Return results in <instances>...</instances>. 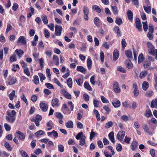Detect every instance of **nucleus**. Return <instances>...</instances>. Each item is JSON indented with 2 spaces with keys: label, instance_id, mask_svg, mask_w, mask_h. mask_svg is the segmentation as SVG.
Masks as SVG:
<instances>
[{
  "label": "nucleus",
  "instance_id": "f257e3e1",
  "mask_svg": "<svg viewBox=\"0 0 157 157\" xmlns=\"http://www.w3.org/2000/svg\"><path fill=\"white\" fill-rule=\"evenodd\" d=\"M147 45L149 53L153 56L155 55V58L157 60V49L155 50V48L152 44L150 42H147Z\"/></svg>",
  "mask_w": 157,
  "mask_h": 157
},
{
  "label": "nucleus",
  "instance_id": "f03ea898",
  "mask_svg": "<svg viewBox=\"0 0 157 157\" xmlns=\"http://www.w3.org/2000/svg\"><path fill=\"white\" fill-rule=\"evenodd\" d=\"M7 116L6 117V119L7 121L10 123L13 122L15 120V116L16 115V112L13 110L11 111V113L7 111L6 112Z\"/></svg>",
  "mask_w": 157,
  "mask_h": 157
},
{
  "label": "nucleus",
  "instance_id": "7ed1b4c3",
  "mask_svg": "<svg viewBox=\"0 0 157 157\" xmlns=\"http://www.w3.org/2000/svg\"><path fill=\"white\" fill-rule=\"evenodd\" d=\"M135 24L136 25V28L139 32H142V25L141 22L139 18H137L136 19Z\"/></svg>",
  "mask_w": 157,
  "mask_h": 157
},
{
  "label": "nucleus",
  "instance_id": "20e7f679",
  "mask_svg": "<svg viewBox=\"0 0 157 157\" xmlns=\"http://www.w3.org/2000/svg\"><path fill=\"white\" fill-rule=\"evenodd\" d=\"M83 12L84 14V18L86 21H88L89 19L88 15L89 11L88 8L86 6L83 7Z\"/></svg>",
  "mask_w": 157,
  "mask_h": 157
},
{
  "label": "nucleus",
  "instance_id": "39448f33",
  "mask_svg": "<svg viewBox=\"0 0 157 157\" xmlns=\"http://www.w3.org/2000/svg\"><path fill=\"white\" fill-rule=\"evenodd\" d=\"M62 28L61 26L56 25L55 27V34L56 36H60L61 35Z\"/></svg>",
  "mask_w": 157,
  "mask_h": 157
},
{
  "label": "nucleus",
  "instance_id": "423d86ee",
  "mask_svg": "<svg viewBox=\"0 0 157 157\" xmlns=\"http://www.w3.org/2000/svg\"><path fill=\"white\" fill-rule=\"evenodd\" d=\"M125 133L123 131H120L117 135V138L119 140H122L124 137Z\"/></svg>",
  "mask_w": 157,
  "mask_h": 157
},
{
  "label": "nucleus",
  "instance_id": "0eeeda50",
  "mask_svg": "<svg viewBox=\"0 0 157 157\" xmlns=\"http://www.w3.org/2000/svg\"><path fill=\"white\" fill-rule=\"evenodd\" d=\"M124 64L126 67L128 69H131L133 67V64L130 59L126 60L124 62Z\"/></svg>",
  "mask_w": 157,
  "mask_h": 157
},
{
  "label": "nucleus",
  "instance_id": "6e6552de",
  "mask_svg": "<svg viewBox=\"0 0 157 157\" xmlns=\"http://www.w3.org/2000/svg\"><path fill=\"white\" fill-rule=\"evenodd\" d=\"M40 106L42 110L44 112H46L47 111L48 108V106L47 104L42 102H40Z\"/></svg>",
  "mask_w": 157,
  "mask_h": 157
},
{
  "label": "nucleus",
  "instance_id": "1a4fd4ad",
  "mask_svg": "<svg viewBox=\"0 0 157 157\" xmlns=\"http://www.w3.org/2000/svg\"><path fill=\"white\" fill-rule=\"evenodd\" d=\"M113 31L117 34V35L119 36H121V33L119 27L115 26L113 28Z\"/></svg>",
  "mask_w": 157,
  "mask_h": 157
},
{
  "label": "nucleus",
  "instance_id": "9d476101",
  "mask_svg": "<svg viewBox=\"0 0 157 157\" xmlns=\"http://www.w3.org/2000/svg\"><path fill=\"white\" fill-rule=\"evenodd\" d=\"M119 52L117 49H115L113 52V59L114 61H116L119 57Z\"/></svg>",
  "mask_w": 157,
  "mask_h": 157
},
{
  "label": "nucleus",
  "instance_id": "9b49d317",
  "mask_svg": "<svg viewBox=\"0 0 157 157\" xmlns=\"http://www.w3.org/2000/svg\"><path fill=\"white\" fill-rule=\"evenodd\" d=\"M113 88L116 93H119L120 92V89L118 85V83L117 82H114Z\"/></svg>",
  "mask_w": 157,
  "mask_h": 157
},
{
  "label": "nucleus",
  "instance_id": "f8f14e48",
  "mask_svg": "<svg viewBox=\"0 0 157 157\" xmlns=\"http://www.w3.org/2000/svg\"><path fill=\"white\" fill-rule=\"evenodd\" d=\"M138 142L137 141H133L131 143L130 147L132 151H135L138 146Z\"/></svg>",
  "mask_w": 157,
  "mask_h": 157
},
{
  "label": "nucleus",
  "instance_id": "ddd939ff",
  "mask_svg": "<svg viewBox=\"0 0 157 157\" xmlns=\"http://www.w3.org/2000/svg\"><path fill=\"white\" fill-rule=\"evenodd\" d=\"M125 55L129 59L132 58V53L130 50H127L125 52Z\"/></svg>",
  "mask_w": 157,
  "mask_h": 157
},
{
  "label": "nucleus",
  "instance_id": "4468645a",
  "mask_svg": "<svg viewBox=\"0 0 157 157\" xmlns=\"http://www.w3.org/2000/svg\"><path fill=\"white\" fill-rule=\"evenodd\" d=\"M127 14L128 19L132 21L133 19V13L131 10H128L127 12Z\"/></svg>",
  "mask_w": 157,
  "mask_h": 157
},
{
  "label": "nucleus",
  "instance_id": "2eb2a0df",
  "mask_svg": "<svg viewBox=\"0 0 157 157\" xmlns=\"http://www.w3.org/2000/svg\"><path fill=\"white\" fill-rule=\"evenodd\" d=\"M77 70L84 74H85L86 71V69L85 68L82 66H79L77 67Z\"/></svg>",
  "mask_w": 157,
  "mask_h": 157
},
{
  "label": "nucleus",
  "instance_id": "dca6fc26",
  "mask_svg": "<svg viewBox=\"0 0 157 157\" xmlns=\"http://www.w3.org/2000/svg\"><path fill=\"white\" fill-rule=\"evenodd\" d=\"M151 107L152 108H156L157 109V98L151 101Z\"/></svg>",
  "mask_w": 157,
  "mask_h": 157
},
{
  "label": "nucleus",
  "instance_id": "f3484780",
  "mask_svg": "<svg viewBox=\"0 0 157 157\" xmlns=\"http://www.w3.org/2000/svg\"><path fill=\"white\" fill-rule=\"evenodd\" d=\"M108 136L111 141L113 143H114V132H111L109 134Z\"/></svg>",
  "mask_w": 157,
  "mask_h": 157
},
{
  "label": "nucleus",
  "instance_id": "a211bd4d",
  "mask_svg": "<svg viewBox=\"0 0 157 157\" xmlns=\"http://www.w3.org/2000/svg\"><path fill=\"white\" fill-rule=\"evenodd\" d=\"M58 102L59 100L57 98H55L53 99L52 101V106H58Z\"/></svg>",
  "mask_w": 157,
  "mask_h": 157
},
{
  "label": "nucleus",
  "instance_id": "6ab92c4d",
  "mask_svg": "<svg viewBox=\"0 0 157 157\" xmlns=\"http://www.w3.org/2000/svg\"><path fill=\"white\" fill-rule=\"evenodd\" d=\"M66 127L68 128H72L73 127V124L71 121H69L65 124Z\"/></svg>",
  "mask_w": 157,
  "mask_h": 157
},
{
  "label": "nucleus",
  "instance_id": "aec40b11",
  "mask_svg": "<svg viewBox=\"0 0 157 157\" xmlns=\"http://www.w3.org/2000/svg\"><path fill=\"white\" fill-rule=\"evenodd\" d=\"M92 9L98 13H100L101 12V10L98 6L93 5L92 6Z\"/></svg>",
  "mask_w": 157,
  "mask_h": 157
},
{
  "label": "nucleus",
  "instance_id": "412c9836",
  "mask_svg": "<svg viewBox=\"0 0 157 157\" xmlns=\"http://www.w3.org/2000/svg\"><path fill=\"white\" fill-rule=\"evenodd\" d=\"M16 133H18L19 135L18 138L19 139L23 140L25 139V135L23 133L19 131H18Z\"/></svg>",
  "mask_w": 157,
  "mask_h": 157
},
{
  "label": "nucleus",
  "instance_id": "4be33fe9",
  "mask_svg": "<svg viewBox=\"0 0 157 157\" xmlns=\"http://www.w3.org/2000/svg\"><path fill=\"white\" fill-rule=\"evenodd\" d=\"M149 87V84L148 82L144 81L142 84V88L144 90H147Z\"/></svg>",
  "mask_w": 157,
  "mask_h": 157
},
{
  "label": "nucleus",
  "instance_id": "5701e85b",
  "mask_svg": "<svg viewBox=\"0 0 157 157\" xmlns=\"http://www.w3.org/2000/svg\"><path fill=\"white\" fill-rule=\"evenodd\" d=\"M18 41L20 42L23 44H25L26 43L25 37L23 36L20 37L18 39Z\"/></svg>",
  "mask_w": 157,
  "mask_h": 157
},
{
  "label": "nucleus",
  "instance_id": "b1692460",
  "mask_svg": "<svg viewBox=\"0 0 157 157\" xmlns=\"http://www.w3.org/2000/svg\"><path fill=\"white\" fill-rule=\"evenodd\" d=\"M112 104L114 107H118L120 106L121 103L120 101L118 100L114 102H112Z\"/></svg>",
  "mask_w": 157,
  "mask_h": 157
},
{
  "label": "nucleus",
  "instance_id": "393cba45",
  "mask_svg": "<svg viewBox=\"0 0 157 157\" xmlns=\"http://www.w3.org/2000/svg\"><path fill=\"white\" fill-rule=\"evenodd\" d=\"M144 130L149 135H151L152 133L150 132L149 128L147 124H145L143 127Z\"/></svg>",
  "mask_w": 157,
  "mask_h": 157
},
{
  "label": "nucleus",
  "instance_id": "a878e982",
  "mask_svg": "<svg viewBox=\"0 0 157 157\" xmlns=\"http://www.w3.org/2000/svg\"><path fill=\"white\" fill-rule=\"evenodd\" d=\"M144 116L146 117H149L152 116L151 111L149 109L146 110L144 114Z\"/></svg>",
  "mask_w": 157,
  "mask_h": 157
},
{
  "label": "nucleus",
  "instance_id": "bb28decb",
  "mask_svg": "<svg viewBox=\"0 0 157 157\" xmlns=\"http://www.w3.org/2000/svg\"><path fill=\"white\" fill-rule=\"evenodd\" d=\"M115 23L118 25H120L123 23L122 19L120 17H117L116 18Z\"/></svg>",
  "mask_w": 157,
  "mask_h": 157
},
{
  "label": "nucleus",
  "instance_id": "cd10ccee",
  "mask_svg": "<svg viewBox=\"0 0 157 157\" xmlns=\"http://www.w3.org/2000/svg\"><path fill=\"white\" fill-rule=\"evenodd\" d=\"M84 87L89 90H91L92 89L89 83L87 82H85L84 83Z\"/></svg>",
  "mask_w": 157,
  "mask_h": 157
},
{
  "label": "nucleus",
  "instance_id": "c85d7f7f",
  "mask_svg": "<svg viewBox=\"0 0 157 157\" xmlns=\"http://www.w3.org/2000/svg\"><path fill=\"white\" fill-rule=\"evenodd\" d=\"M42 21L45 24H47L48 23V21L47 19V18L46 15L43 14L42 15L41 17Z\"/></svg>",
  "mask_w": 157,
  "mask_h": 157
},
{
  "label": "nucleus",
  "instance_id": "c756f323",
  "mask_svg": "<svg viewBox=\"0 0 157 157\" xmlns=\"http://www.w3.org/2000/svg\"><path fill=\"white\" fill-rule=\"evenodd\" d=\"M15 52L17 53L19 57H21L22 55L24 54V52L23 50L21 49L18 50L16 49L15 51Z\"/></svg>",
  "mask_w": 157,
  "mask_h": 157
},
{
  "label": "nucleus",
  "instance_id": "7c9ffc66",
  "mask_svg": "<svg viewBox=\"0 0 157 157\" xmlns=\"http://www.w3.org/2000/svg\"><path fill=\"white\" fill-rule=\"evenodd\" d=\"M9 96L10 99L11 100H13V97L15 96V97H17L16 95H15V91L14 90H13L11 93H10L9 95Z\"/></svg>",
  "mask_w": 157,
  "mask_h": 157
},
{
  "label": "nucleus",
  "instance_id": "2f4dec72",
  "mask_svg": "<svg viewBox=\"0 0 157 157\" xmlns=\"http://www.w3.org/2000/svg\"><path fill=\"white\" fill-rule=\"evenodd\" d=\"M92 64V62L91 59L90 58H88L87 59V66L89 70L91 68Z\"/></svg>",
  "mask_w": 157,
  "mask_h": 157
},
{
  "label": "nucleus",
  "instance_id": "473e14b6",
  "mask_svg": "<svg viewBox=\"0 0 157 157\" xmlns=\"http://www.w3.org/2000/svg\"><path fill=\"white\" fill-rule=\"evenodd\" d=\"M86 139L85 136H83L80 139V143L79 144L81 146H83L84 144H85V140Z\"/></svg>",
  "mask_w": 157,
  "mask_h": 157
},
{
  "label": "nucleus",
  "instance_id": "72a5a7b5",
  "mask_svg": "<svg viewBox=\"0 0 157 157\" xmlns=\"http://www.w3.org/2000/svg\"><path fill=\"white\" fill-rule=\"evenodd\" d=\"M147 72L146 71H142L140 72V78L141 79L144 78L147 76Z\"/></svg>",
  "mask_w": 157,
  "mask_h": 157
},
{
  "label": "nucleus",
  "instance_id": "f704fd0d",
  "mask_svg": "<svg viewBox=\"0 0 157 157\" xmlns=\"http://www.w3.org/2000/svg\"><path fill=\"white\" fill-rule=\"evenodd\" d=\"M144 60V57L142 53L140 54L138 58V62L140 63L142 62Z\"/></svg>",
  "mask_w": 157,
  "mask_h": 157
},
{
  "label": "nucleus",
  "instance_id": "c9c22d12",
  "mask_svg": "<svg viewBox=\"0 0 157 157\" xmlns=\"http://www.w3.org/2000/svg\"><path fill=\"white\" fill-rule=\"evenodd\" d=\"M144 9L145 11L147 13H149L151 12V7L149 6H143Z\"/></svg>",
  "mask_w": 157,
  "mask_h": 157
},
{
  "label": "nucleus",
  "instance_id": "e433bc0d",
  "mask_svg": "<svg viewBox=\"0 0 157 157\" xmlns=\"http://www.w3.org/2000/svg\"><path fill=\"white\" fill-rule=\"evenodd\" d=\"M117 69L118 71H120L123 73H125L126 72V70L121 66H119L117 67Z\"/></svg>",
  "mask_w": 157,
  "mask_h": 157
},
{
  "label": "nucleus",
  "instance_id": "4c0bfd02",
  "mask_svg": "<svg viewBox=\"0 0 157 157\" xmlns=\"http://www.w3.org/2000/svg\"><path fill=\"white\" fill-rule=\"evenodd\" d=\"M52 122L51 121L47 122L46 124L47 127L49 128H48V131L50 130L52 127Z\"/></svg>",
  "mask_w": 157,
  "mask_h": 157
},
{
  "label": "nucleus",
  "instance_id": "58836bf2",
  "mask_svg": "<svg viewBox=\"0 0 157 157\" xmlns=\"http://www.w3.org/2000/svg\"><path fill=\"white\" fill-rule=\"evenodd\" d=\"M67 82L68 86L70 88H71L72 84V81L71 78H68Z\"/></svg>",
  "mask_w": 157,
  "mask_h": 157
},
{
  "label": "nucleus",
  "instance_id": "ea45409f",
  "mask_svg": "<svg viewBox=\"0 0 157 157\" xmlns=\"http://www.w3.org/2000/svg\"><path fill=\"white\" fill-rule=\"evenodd\" d=\"M4 145L8 150L10 151L12 150V148L11 146L7 142H5Z\"/></svg>",
  "mask_w": 157,
  "mask_h": 157
},
{
  "label": "nucleus",
  "instance_id": "a19ab883",
  "mask_svg": "<svg viewBox=\"0 0 157 157\" xmlns=\"http://www.w3.org/2000/svg\"><path fill=\"white\" fill-rule=\"evenodd\" d=\"M16 55L15 54H13L12 56L10 58V62H13L17 60Z\"/></svg>",
  "mask_w": 157,
  "mask_h": 157
},
{
  "label": "nucleus",
  "instance_id": "79ce46f5",
  "mask_svg": "<svg viewBox=\"0 0 157 157\" xmlns=\"http://www.w3.org/2000/svg\"><path fill=\"white\" fill-rule=\"evenodd\" d=\"M64 91V95L65 97L67 99H71V95L69 94L65 90H63Z\"/></svg>",
  "mask_w": 157,
  "mask_h": 157
},
{
  "label": "nucleus",
  "instance_id": "37998d69",
  "mask_svg": "<svg viewBox=\"0 0 157 157\" xmlns=\"http://www.w3.org/2000/svg\"><path fill=\"white\" fill-rule=\"evenodd\" d=\"M83 136H85L83 135V133L82 132H81L78 134L76 136V138L78 140H80V139Z\"/></svg>",
  "mask_w": 157,
  "mask_h": 157
},
{
  "label": "nucleus",
  "instance_id": "c03bdc74",
  "mask_svg": "<svg viewBox=\"0 0 157 157\" xmlns=\"http://www.w3.org/2000/svg\"><path fill=\"white\" fill-rule=\"evenodd\" d=\"M94 105L95 107L97 108L99 107V101L98 100L94 99H93Z\"/></svg>",
  "mask_w": 157,
  "mask_h": 157
},
{
  "label": "nucleus",
  "instance_id": "a18cd8bd",
  "mask_svg": "<svg viewBox=\"0 0 157 157\" xmlns=\"http://www.w3.org/2000/svg\"><path fill=\"white\" fill-rule=\"evenodd\" d=\"M142 23L144 30L146 32L148 29L147 21H146L145 22H143Z\"/></svg>",
  "mask_w": 157,
  "mask_h": 157
},
{
  "label": "nucleus",
  "instance_id": "49530a36",
  "mask_svg": "<svg viewBox=\"0 0 157 157\" xmlns=\"http://www.w3.org/2000/svg\"><path fill=\"white\" fill-rule=\"evenodd\" d=\"M44 134L45 132L44 131L40 130L36 132L35 134L38 137L40 135H42Z\"/></svg>",
  "mask_w": 157,
  "mask_h": 157
},
{
  "label": "nucleus",
  "instance_id": "de8ad7c7",
  "mask_svg": "<svg viewBox=\"0 0 157 157\" xmlns=\"http://www.w3.org/2000/svg\"><path fill=\"white\" fill-rule=\"evenodd\" d=\"M59 151L61 152H63L64 151V148L63 145L60 144L58 145Z\"/></svg>",
  "mask_w": 157,
  "mask_h": 157
},
{
  "label": "nucleus",
  "instance_id": "09e8293b",
  "mask_svg": "<svg viewBox=\"0 0 157 157\" xmlns=\"http://www.w3.org/2000/svg\"><path fill=\"white\" fill-rule=\"evenodd\" d=\"M34 80L33 82L36 84L37 85L39 83V78L37 76L35 75L33 77Z\"/></svg>",
  "mask_w": 157,
  "mask_h": 157
},
{
  "label": "nucleus",
  "instance_id": "8fccbe9b",
  "mask_svg": "<svg viewBox=\"0 0 157 157\" xmlns=\"http://www.w3.org/2000/svg\"><path fill=\"white\" fill-rule=\"evenodd\" d=\"M112 10L114 14H117L118 13V11L116 6H111Z\"/></svg>",
  "mask_w": 157,
  "mask_h": 157
},
{
  "label": "nucleus",
  "instance_id": "3c124183",
  "mask_svg": "<svg viewBox=\"0 0 157 157\" xmlns=\"http://www.w3.org/2000/svg\"><path fill=\"white\" fill-rule=\"evenodd\" d=\"M113 123L112 121H109L107 123L105 126V128H108L110 127H111L113 126Z\"/></svg>",
  "mask_w": 157,
  "mask_h": 157
},
{
  "label": "nucleus",
  "instance_id": "603ef678",
  "mask_svg": "<svg viewBox=\"0 0 157 157\" xmlns=\"http://www.w3.org/2000/svg\"><path fill=\"white\" fill-rule=\"evenodd\" d=\"M20 153L23 157H29L27 153L23 150H21Z\"/></svg>",
  "mask_w": 157,
  "mask_h": 157
},
{
  "label": "nucleus",
  "instance_id": "864d4df0",
  "mask_svg": "<svg viewBox=\"0 0 157 157\" xmlns=\"http://www.w3.org/2000/svg\"><path fill=\"white\" fill-rule=\"evenodd\" d=\"M153 92L152 90H148L147 91L146 94V96L148 97H151L153 94Z\"/></svg>",
  "mask_w": 157,
  "mask_h": 157
},
{
  "label": "nucleus",
  "instance_id": "5fc2aeb1",
  "mask_svg": "<svg viewBox=\"0 0 157 157\" xmlns=\"http://www.w3.org/2000/svg\"><path fill=\"white\" fill-rule=\"evenodd\" d=\"M12 27L10 24H8L6 31V33H7L9 31L12 29Z\"/></svg>",
  "mask_w": 157,
  "mask_h": 157
},
{
  "label": "nucleus",
  "instance_id": "6e6d98bb",
  "mask_svg": "<svg viewBox=\"0 0 157 157\" xmlns=\"http://www.w3.org/2000/svg\"><path fill=\"white\" fill-rule=\"evenodd\" d=\"M96 134V133L95 132L93 131V130H91V132H90V140H92L93 138L94 137L95 135Z\"/></svg>",
  "mask_w": 157,
  "mask_h": 157
},
{
  "label": "nucleus",
  "instance_id": "4d7b16f0",
  "mask_svg": "<svg viewBox=\"0 0 157 157\" xmlns=\"http://www.w3.org/2000/svg\"><path fill=\"white\" fill-rule=\"evenodd\" d=\"M154 29L152 25L150 24L149 25L148 30L149 33H153Z\"/></svg>",
  "mask_w": 157,
  "mask_h": 157
},
{
  "label": "nucleus",
  "instance_id": "13d9d810",
  "mask_svg": "<svg viewBox=\"0 0 157 157\" xmlns=\"http://www.w3.org/2000/svg\"><path fill=\"white\" fill-rule=\"evenodd\" d=\"M99 21V19L98 17H95L94 19V22L95 25L97 26H98L99 25L98 24V21Z\"/></svg>",
  "mask_w": 157,
  "mask_h": 157
},
{
  "label": "nucleus",
  "instance_id": "bf43d9fd",
  "mask_svg": "<svg viewBox=\"0 0 157 157\" xmlns=\"http://www.w3.org/2000/svg\"><path fill=\"white\" fill-rule=\"evenodd\" d=\"M38 75L40 77V80L42 82L45 79V77L42 73H39Z\"/></svg>",
  "mask_w": 157,
  "mask_h": 157
},
{
  "label": "nucleus",
  "instance_id": "052dcab7",
  "mask_svg": "<svg viewBox=\"0 0 157 157\" xmlns=\"http://www.w3.org/2000/svg\"><path fill=\"white\" fill-rule=\"evenodd\" d=\"M101 99L102 102L103 103H107L109 102V101L106 98H105L103 96H101Z\"/></svg>",
  "mask_w": 157,
  "mask_h": 157
},
{
  "label": "nucleus",
  "instance_id": "680f3d73",
  "mask_svg": "<svg viewBox=\"0 0 157 157\" xmlns=\"http://www.w3.org/2000/svg\"><path fill=\"white\" fill-rule=\"evenodd\" d=\"M77 127L78 128L82 129L83 128V125L82 123L77 121L76 122Z\"/></svg>",
  "mask_w": 157,
  "mask_h": 157
},
{
  "label": "nucleus",
  "instance_id": "e2e57ef3",
  "mask_svg": "<svg viewBox=\"0 0 157 157\" xmlns=\"http://www.w3.org/2000/svg\"><path fill=\"white\" fill-rule=\"evenodd\" d=\"M4 127L7 131H9L10 130V126L7 123H5L4 124Z\"/></svg>",
  "mask_w": 157,
  "mask_h": 157
},
{
  "label": "nucleus",
  "instance_id": "0e129e2a",
  "mask_svg": "<svg viewBox=\"0 0 157 157\" xmlns=\"http://www.w3.org/2000/svg\"><path fill=\"white\" fill-rule=\"evenodd\" d=\"M44 34L45 37L46 38H48L50 36V33L47 29H45L44 30Z\"/></svg>",
  "mask_w": 157,
  "mask_h": 157
},
{
  "label": "nucleus",
  "instance_id": "69168bd1",
  "mask_svg": "<svg viewBox=\"0 0 157 157\" xmlns=\"http://www.w3.org/2000/svg\"><path fill=\"white\" fill-rule=\"evenodd\" d=\"M95 76H92L90 78V81L91 84L93 85L95 84L96 82L94 81Z\"/></svg>",
  "mask_w": 157,
  "mask_h": 157
},
{
  "label": "nucleus",
  "instance_id": "338daca9",
  "mask_svg": "<svg viewBox=\"0 0 157 157\" xmlns=\"http://www.w3.org/2000/svg\"><path fill=\"white\" fill-rule=\"evenodd\" d=\"M16 81V80L15 78H12L10 80L8 84L10 85H12L14 84Z\"/></svg>",
  "mask_w": 157,
  "mask_h": 157
},
{
  "label": "nucleus",
  "instance_id": "774afa93",
  "mask_svg": "<svg viewBox=\"0 0 157 157\" xmlns=\"http://www.w3.org/2000/svg\"><path fill=\"white\" fill-rule=\"evenodd\" d=\"M37 96L35 95H33L31 98V100L33 102H35L37 100Z\"/></svg>",
  "mask_w": 157,
  "mask_h": 157
}]
</instances>
